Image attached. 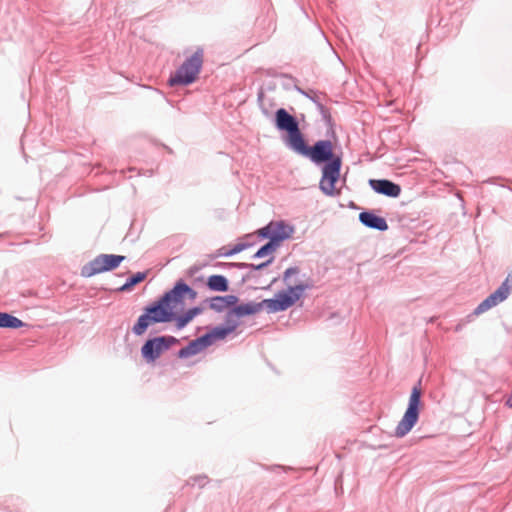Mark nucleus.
<instances>
[{"mask_svg": "<svg viewBox=\"0 0 512 512\" xmlns=\"http://www.w3.org/2000/svg\"><path fill=\"white\" fill-rule=\"evenodd\" d=\"M299 273L298 268H288L284 272L283 281L288 289L278 292L274 298L264 300V305L271 312L284 311L293 306L302 296L304 291L309 288L308 284L292 280L293 276Z\"/></svg>", "mask_w": 512, "mask_h": 512, "instance_id": "1", "label": "nucleus"}, {"mask_svg": "<svg viewBox=\"0 0 512 512\" xmlns=\"http://www.w3.org/2000/svg\"><path fill=\"white\" fill-rule=\"evenodd\" d=\"M203 49L199 48L170 76L169 85H189L195 82L203 65Z\"/></svg>", "mask_w": 512, "mask_h": 512, "instance_id": "2", "label": "nucleus"}, {"mask_svg": "<svg viewBox=\"0 0 512 512\" xmlns=\"http://www.w3.org/2000/svg\"><path fill=\"white\" fill-rule=\"evenodd\" d=\"M173 317L172 312L161 299L157 304L146 308L145 313L138 318L137 323L133 326V332L136 335H142L150 325L170 321Z\"/></svg>", "mask_w": 512, "mask_h": 512, "instance_id": "3", "label": "nucleus"}, {"mask_svg": "<svg viewBox=\"0 0 512 512\" xmlns=\"http://www.w3.org/2000/svg\"><path fill=\"white\" fill-rule=\"evenodd\" d=\"M421 388L419 385L413 387L409 398L408 408L401 421L398 423L395 436L403 437L411 431L419 417V407L421 404Z\"/></svg>", "mask_w": 512, "mask_h": 512, "instance_id": "4", "label": "nucleus"}, {"mask_svg": "<svg viewBox=\"0 0 512 512\" xmlns=\"http://www.w3.org/2000/svg\"><path fill=\"white\" fill-rule=\"evenodd\" d=\"M196 296L197 293L195 290L183 282H178L170 292L164 295L162 300L172 312V315L175 316L178 312L183 310L186 299L193 301Z\"/></svg>", "mask_w": 512, "mask_h": 512, "instance_id": "5", "label": "nucleus"}, {"mask_svg": "<svg viewBox=\"0 0 512 512\" xmlns=\"http://www.w3.org/2000/svg\"><path fill=\"white\" fill-rule=\"evenodd\" d=\"M297 153L310 158L313 162L319 164L323 162H331L333 159V146L329 140H320L313 147H308L304 138L294 148Z\"/></svg>", "mask_w": 512, "mask_h": 512, "instance_id": "6", "label": "nucleus"}, {"mask_svg": "<svg viewBox=\"0 0 512 512\" xmlns=\"http://www.w3.org/2000/svg\"><path fill=\"white\" fill-rule=\"evenodd\" d=\"M124 259L125 257L120 255L101 254L82 268L81 275L83 277H91L99 273L113 270L117 268Z\"/></svg>", "mask_w": 512, "mask_h": 512, "instance_id": "7", "label": "nucleus"}, {"mask_svg": "<svg viewBox=\"0 0 512 512\" xmlns=\"http://www.w3.org/2000/svg\"><path fill=\"white\" fill-rule=\"evenodd\" d=\"M275 122L279 130L288 133V144L292 149L298 143H301L303 136L300 132L298 122L284 108H280L276 111Z\"/></svg>", "mask_w": 512, "mask_h": 512, "instance_id": "8", "label": "nucleus"}, {"mask_svg": "<svg viewBox=\"0 0 512 512\" xmlns=\"http://www.w3.org/2000/svg\"><path fill=\"white\" fill-rule=\"evenodd\" d=\"M340 168L341 159L339 157H335V159L323 167L320 188L326 195L334 196L339 194L336 183L340 177Z\"/></svg>", "mask_w": 512, "mask_h": 512, "instance_id": "9", "label": "nucleus"}, {"mask_svg": "<svg viewBox=\"0 0 512 512\" xmlns=\"http://www.w3.org/2000/svg\"><path fill=\"white\" fill-rule=\"evenodd\" d=\"M175 342L176 339L174 337L162 336L150 339L146 341V343L142 346V356L148 362H154L157 358L160 357L164 350L168 349L170 345Z\"/></svg>", "mask_w": 512, "mask_h": 512, "instance_id": "10", "label": "nucleus"}, {"mask_svg": "<svg viewBox=\"0 0 512 512\" xmlns=\"http://www.w3.org/2000/svg\"><path fill=\"white\" fill-rule=\"evenodd\" d=\"M510 294V287L508 286V280L504 281L501 286L490 296H488L484 301H482L477 308L475 309L474 313L476 315H480L487 310L491 309L492 307L496 306L497 304L504 301L508 295Z\"/></svg>", "mask_w": 512, "mask_h": 512, "instance_id": "11", "label": "nucleus"}, {"mask_svg": "<svg viewBox=\"0 0 512 512\" xmlns=\"http://www.w3.org/2000/svg\"><path fill=\"white\" fill-rule=\"evenodd\" d=\"M371 188L379 194H383L389 197H398L401 193V188L399 185L389 181V180H376L371 179L369 181Z\"/></svg>", "mask_w": 512, "mask_h": 512, "instance_id": "12", "label": "nucleus"}, {"mask_svg": "<svg viewBox=\"0 0 512 512\" xmlns=\"http://www.w3.org/2000/svg\"><path fill=\"white\" fill-rule=\"evenodd\" d=\"M209 341L208 337H205V335L191 341L186 347L182 348L178 352V356L180 358H188L191 356H194L196 354H199L204 349L209 347Z\"/></svg>", "mask_w": 512, "mask_h": 512, "instance_id": "13", "label": "nucleus"}, {"mask_svg": "<svg viewBox=\"0 0 512 512\" xmlns=\"http://www.w3.org/2000/svg\"><path fill=\"white\" fill-rule=\"evenodd\" d=\"M271 226H272V240L271 241H274V243H276L277 246H278L279 242H281L284 239L289 238L294 232V228L291 225L286 224L283 221L271 222Z\"/></svg>", "mask_w": 512, "mask_h": 512, "instance_id": "14", "label": "nucleus"}, {"mask_svg": "<svg viewBox=\"0 0 512 512\" xmlns=\"http://www.w3.org/2000/svg\"><path fill=\"white\" fill-rule=\"evenodd\" d=\"M237 327V322L228 319L226 326L214 328L212 331L205 334V337H208L209 345H212L216 340H222L226 338L229 334L234 332Z\"/></svg>", "mask_w": 512, "mask_h": 512, "instance_id": "15", "label": "nucleus"}, {"mask_svg": "<svg viewBox=\"0 0 512 512\" xmlns=\"http://www.w3.org/2000/svg\"><path fill=\"white\" fill-rule=\"evenodd\" d=\"M359 219L365 226L370 228H374L380 231H385L388 228L387 222L384 218L370 212L360 213Z\"/></svg>", "mask_w": 512, "mask_h": 512, "instance_id": "16", "label": "nucleus"}, {"mask_svg": "<svg viewBox=\"0 0 512 512\" xmlns=\"http://www.w3.org/2000/svg\"><path fill=\"white\" fill-rule=\"evenodd\" d=\"M238 302V298L234 295L215 296L210 300V308L216 312H222Z\"/></svg>", "mask_w": 512, "mask_h": 512, "instance_id": "17", "label": "nucleus"}, {"mask_svg": "<svg viewBox=\"0 0 512 512\" xmlns=\"http://www.w3.org/2000/svg\"><path fill=\"white\" fill-rule=\"evenodd\" d=\"M206 284L212 291L226 292L229 289L228 280L223 275L209 276Z\"/></svg>", "mask_w": 512, "mask_h": 512, "instance_id": "18", "label": "nucleus"}, {"mask_svg": "<svg viewBox=\"0 0 512 512\" xmlns=\"http://www.w3.org/2000/svg\"><path fill=\"white\" fill-rule=\"evenodd\" d=\"M202 312L201 308L195 307L187 312H185L183 315L176 318V326L178 329H182L185 327L194 317L199 315Z\"/></svg>", "mask_w": 512, "mask_h": 512, "instance_id": "19", "label": "nucleus"}, {"mask_svg": "<svg viewBox=\"0 0 512 512\" xmlns=\"http://www.w3.org/2000/svg\"><path fill=\"white\" fill-rule=\"evenodd\" d=\"M24 323L15 316L8 313L0 312V327L5 328H20Z\"/></svg>", "mask_w": 512, "mask_h": 512, "instance_id": "20", "label": "nucleus"}, {"mask_svg": "<svg viewBox=\"0 0 512 512\" xmlns=\"http://www.w3.org/2000/svg\"><path fill=\"white\" fill-rule=\"evenodd\" d=\"M256 311H257V309L254 305L242 304V305L235 307L228 314V317L230 318L232 315H236L238 317L245 316V315H251V314H254Z\"/></svg>", "mask_w": 512, "mask_h": 512, "instance_id": "21", "label": "nucleus"}, {"mask_svg": "<svg viewBox=\"0 0 512 512\" xmlns=\"http://www.w3.org/2000/svg\"><path fill=\"white\" fill-rule=\"evenodd\" d=\"M276 243L274 241H270L264 246H262L254 255L256 258H262L266 256H271L273 252L276 250Z\"/></svg>", "mask_w": 512, "mask_h": 512, "instance_id": "22", "label": "nucleus"}, {"mask_svg": "<svg viewBox=\"0 0 512 512\" xmlns=\"http://www.w3.org/2000/svg\"><path fill=\"white\" fill-rule=\"evenodd\" d=\"M246 247H247V245L244 244V243L236 244L231 249H228L226 247H222V248H220L218 250V255L219 256H231V255H234V254H237V253L243 251Z\"/></svg>", "mask_w": 512, "mask_h": 512, "instance_id": "23", "label": "nucleus"}, {"mask_svg": "<svg viewBox=\"0 0 512 512\" xmlns=\"http://www.w3.org/2000/svg\"><path fill=\"white\" fill-rule=\"evenodd\" d=\"M146 277L145 273L138 272L136 275L132 276L121 288V290H127L134 285L142 282Z\"/></svg>", "mask_w": 512, "mask_h": 512, "instance_id": "24", "label": "nucleus"}, {"mask_svg": "<svg viewBox=\"0 0 512 512\" xmlns=\"http://www.w3.org/2000/svg\"><path fill=\"white\" fill-rule=\"evenodd\" d=\"M258 234L265 238H270L272 240V226L271 223H269L267 226L261 228L258 231Z\"/></svg>", "mask_w": 512, "mask_h": 512, "instance_id": "25", "label": "nucleus"}, {"mask_svg": "<svg viewBox=\"0 0 512 512\" xmlns=\"http://www.w3.org/2000/svg\"><path fill=\"white\" fill-rule=\"evenodd\" d=\"M271 260H272V258H270L267 262H264V263H262V264H259V265L255 266L254 268H255V269H257V270L262 269V268H263V267H265L268 263H270V262H271Z\"/></svg>", "mask_w": 512, "mask_h": 512, "instance_id": "26", "label": "nucleus"}]
</instances>
